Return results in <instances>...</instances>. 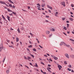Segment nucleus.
Returning a JSON list of instances; mask_svg holds the SVG:
<instances>
[{"instance_id": "1", "label": "nucleus", "mask_w": 74, "mask_h": 74, "mask_svg": "<svg viewBox=\"0 0 74 74\" xmlns=\"http://www.w3.org/2000/svg\"><path fill=\"white\" fill-rule=\"evenodd\" d=\"M3 48V44H1L0 45V52H1L2 51V49Z\"/></svg>"}, {"instance_id": "2", "label": "nucleus", "mask_w": 74, "mask_h": 74, "mask_svg": "<svg viewBox=\"0 0 74 74\" xmlns=\"http://www.w3.org/2000/svg\"><path fill=\"white\" fill-rule=\"evenodd\" d=\"M62 42L64 44V45H65L66 47H70V45H67V44L65 43L64 42Z\"/></svg>"}, {"instance_id": "3", "label": "nucleus", "mask_w": 74, "mask_h": 74, "mask_svg": "<svg viewBox=\"0 0 74 74\" xmlns=\"http://www.w3.org/2000/svg\"><path fill=\"white\" fill-rule=\"evenodd\" d=\"M62 5L64 7H65L66 6V5H65V2H61V3Z\"/></svg>"}, {"instance_id": "4", "label": "nucleus", "mask_w": 74, "mask_h": 74, "mask_svg": "<svg viewBox=\"0 0 74 74\" xmlns=\"http://www.w3.org/2000/svg\"><path fill=\"white\" fill-rule=\"evenodd\" d=\"M9 6L10 7H12V8H15V7L14 5H13V6H12V5L11 4H9Z\"/></svg>"}, {"instance_id": "5", "label": "nucleus", "mask_w": 74, "mask_h": 74, "mask_svg": "<svg viewBox=\"0 0 74 74\" xmlns=\"http://www.w3.org/2000/svg\"><path fill=\"white\" fill-rule=\"evenodd\" d=\"M58 67L59 68V70H61V68H62V66L59 64H58Z\"/></svg>"}, {"instance_id": "6", "label": "nucleus", "mask_w": 74, "mask_h": 74, "mask_svg": "<svg viewBox=\"0 0 74 74\" xmlns=\"http://www.w3.org/2000/svg\"><path fill=\"white\" fill-rule=\"evenodd\" d=\"M65 56L67 58V59H69V55L67 53H66L65 54Z\"/></svg>"}, {"instance_id": "7", "label": "nucleus", "mask_w": 74, "mask_h": 74, "mask_svg": "<svg viewBox=\"0 0 74 74\" xmlns=\"http://www.w3.org/2000/svg\"><path fill=\"white\" fill-rule=\"evenodd\" d=\"M0 3L2 4H5V3L2 1H0Z\"/></svg>"}, {"instance_id": "8", "label": "nucleus", "mask_w": 74, "mask_h": 74, "mask_svg": "<svg viewBox=\"0 0 74 74\" xmlns=\"http://www.w3.org/2000/svg\"><path fill=\"white\" fill-rule=\"evenodd\" d=\"M70 57L73 59H74V55L72 54L70 55Z\"/></svg>"}, {"instance_id": "9", "label": "nucleus", "mask_w": 74, "mask_h": 74, "mask_svg": "<svg viewBox=\"0 0 74 74\" xmlns=\"http://www.w3.org/2000/svg\"><path fill=\"white\" fill-rule=\"evenodd\" d=\"M7 18H8V20L9 21H10V17L9 16H7Z\"/></svg>"}, {"instance_id": "10", "label": "nucleus", "mask_w": 74, "mask_h": 74, "mask_svg": "<svg viewBox=\"0 0 74 74\" xmlns=\"http://www.w3.org/2000/svg\"><path fill=\"white\" fill-rule=\"evenodd\" d=\"M9 1L10 3H12V4H14V3L13 2H12L11 0H8Z\"/></svg>"}, {"instance_id": "11", "label": "nucleus", "mask_w": 74, "mask_h": 74, "mask_svg": "<svg viewBox=\"0 0 74 74\" xmlns=\"http://www.w3.org/2000/svg\"><path fill=\"white\" fill-rule=\"evenodd\" d=\"M69 19H70V21H73V19L72 18H69Z\"/></svg>"}, {"instance_id": "12", "label": "nucleus", "mask_w": 74, "mask_h": 74, "mask_svg": "<svg viewBox=\"0 0 74 74\" xmlns=\"http://www.w3.org/2000/svg\"><path fill=\"white\" fill-rule=\"evenodd\" d=\"M47 34H49L50 33V32L48 31H46V32Z\"/></svg>"}, {"instance_id": "13", "label": "nucleus", "mask_w": 74, "mask_h": 74, "mask_svg": "<svg viewBox=\"0 0 74 74\" xmlns=\"http://www.w3.org/2000/svg\"><path fill=\"white\" fill-rule=\"evenodd\" d=\"M45 5V3L43 5H41L42 7H43V8H44V6Z\"/></svg>"}, {"instance_id": "14", "label": "nucleus", "mask_w": 74, "mask_h": 74, "mask_svg": "<svg viewBox=\"0 0 74 74\" xmlns=\"http://www.w3.org/2000/svg\"><path fill=\"white\" fill-rule=\"evenodd\" d=\"M2 18L3 19H4V21H5V18L3 16V15H2Z\"/></svg>"}, {"instance_id": "15", "label": "nucleus", "mask_w": 74, "mask_h": 74, "mask_svg": "<svg viewBox=\"0 0 74 74\" xmlns=\"http://www.w3.org/2000/svg\"><path fill=\"white\" fill-rule=\"evenodd\" d=\"M19 41V38H18L17 37L16 38V42H18Z\"/></svg>"}, {"instance_id": "16", "label": "nucleus", "mask_w": 74, "mask_h": 74, "mask_svg": "<svg viewBox=\"0 0 74 74\" xmlns=\"http://www.w3.org/2000/svg\"><path fill=\"white\" fill-rule=\"evenodd\" d=\"M17 32L19 33H21V32L20 31V29H19V28H18L17 29Z\"/></svg>"}, {"instance_id": "17", "label": "nucleus", "mask_w": 74, "mask_h": 74, "mask_svg": "<svg viewBox=\"0 0 74 74\" xmlns=\"http://www.w3.org/2000/svg\"><path fill=\"white\" fill-rule=\"evenodd\" d=\"M54 59H55V60H58V58H57L56 57H54Z\"/></svg>"}, {"instance_id": "18", "label": "nucleus", "mask_w": 74, "mask_h": 74, "mask_svg": "<svg viewBox=\"0 0 74 74\" xmlns=\"http://www.w3.org/2000/svg\"><path fill=\"white\" fill-rule=\"evenodd\" d=\"M31 59V58H30V57L29 56L27 57V60H29V59Z\"/></svg>"}, {"instance_id": "19", "label": "nucleus", "mask_w": 74, "mask_h": 74, "mask_svg": "<svg viewBox=\"0 0 74 74\" xmlns=\"http://www.w3.org/2000/svg\"><path fill=\"white\" fill-rule=\"evenodd\" d=\"M5 56L3 58V62H4V61H5Z\"/></svg>"}, {"instance_id": "20", "label": "nucleus", "mask_w": 74, "mask_h": 74, "mask_svg": "<svg viewBox=\"0 0 74 74\" xmlns=\"http://www.w3.org/2000/svg\"><path fill=\"white\" fill-rule=\"evenodd\" d=\"M51 31H52V32H55V29L53 28L51 29Z\"/></svg>"}, {"instance_id": "21", "label": "nucleus", "mask_w": 74, "mask_h": 74, "mask_svg": "<svg viewBox=\"0 0 74 74\" xmlns=\"http://www.w3.org/2000/svg\"><path fill=\"white\" fill-rule=\"evenodd\" d=\"M47 69L49 71V72H50V73H51V71L48 69V68H47Z\"/></svg>"}, {"instance_id": "22", "label": "nucleus", "mask_w": 74, "mask_h": 74, "mask_svg": "<svg viewBox=\"0 0 74 74\" xmlns=\"http://www.w3.org/2000/svg\"><path fill=\"white\" fill-rule=\"evenodd\" d=\"M67 70H68V71H71V69L70 68H68Z\"/></svg>"}, {"instance_id": "23", "label": "nucleus", "mask_w": 74, "mask_h": 74, "mask_svg": "<svg viewBox=\"0 0 74 74\" xmlns=\"http://www.w3.org/2000/svg\"><path fill=\"white\" fill-rule=\"evenodd\" d=\"M28 48H32V45H30L28 46Z\"/></svg>"}, {"instance_id": "24", "label": "nucleus", "mask_w": 74, "mask_h": 74, "mask_svg": "<svg viewBox=\"0 0 74 74\" xmlns=\"http://www.w3.org/2000/svg\"><path fill=\"white\" fill-rule=\"evenodd\" d=\"M64 63L65 64H67V62H66V61H65L64 62Z\"/></svg>"}, {"instance_id": "25", "label": "nucleus", "mask_w": 74, "mask_h": 74, "mask_svg": "<svg viewBox=\"0 0 74 74\" xmlns=\"http://www.w3.org/2000/svg\"><path fill=\"white\" fill-rule=\"evenodd\" d=\"M21 30H24V27H22L21 28Z\"/></svg>"}, {"instance_id": "26", "label": "nucleus", "mask_w": 74, "mask_h": 74, "mask_svg": "<svg viewBox=\"0 0 74 74\" xmlns=\"http://www.w3.org/2000/svg\"><path fill=\"white\" fill-rule=\"evenodd\" d=\"M61 42V43H60V45H61V46L63 45L64 44H63V42Z\"/></svg>"}, {"instance_id": "27", "label": "nucleus", "mask_w": 74, "mask_h": 74, "mask_svg": "<svg viewBox=\"0 0 74 74\" xmlns=\"http://www.w3.org/2000/svg\"><path fill=\"white\" fill-rule=\"evenodd\" d=\"M70 40H71L72 41H73V42H74V40L73 39H69Z\"/></svg>"}, {"instance_id": "28", "label": "nucleus", "mask_w": 74, "mask_h": 74, "mask_svg": "<svg viewBox=\"0 0 74 74\" xmlns=\"http://www.w3.org/2000/svg\"><path fill=\"white\" fill-rule=\"evenodd\" d=\"M68 66L69 68H71V65H69Z\"/></svg>"}, {"instance_id": "29", "label": "nucleus", "mask_w": 74, "mask_h": 74, "mask_svg": "<svg viewBox=\"0 0 74 74\" xmlns=\"http://www.w3.org/2000/svg\"><path fill=\"white\" fill-rule=\"evenodd\" d=\"M12 13L13 14H14V15H16V13L14 12H13Z\"/></svg>"}, {"instance_id": "30", "label": "nucleus", "mask_w": 74, "mask_h": 74, "mask_svg": "<svg viewBox=\"0 0 74 74\" xmlns=\"http://www.w3.org/2000/svg\"><path fill=\"white\" fill-rule=\"evenodd\" d=\"M33 51H35V52H36V51H37V50H36V49L34 48L33 49Z\"/></svg>"}, {"instance_id": "31", "label": "nucleus", "mask_w": 74, "mask_h": 74, "mask_svg": "<svg viewBox=\"0 0 74 74\" xmlns=\"http://www.w3.org/2000/svg\"><path fill=\"white\" fill-rule=\"evenodd\" d=\"M35 66L36 67H38V65H37V63H35Z\"/></svg>"}, {"instance_id": "32", "label": "nucleus", "mask_w": 74, "mask_h": 74, "mask_svg": "<svg viewBox=\"0 0 74 74\" xmlns=\"http://www.w3.org/2000/svg\"><path fill=\"white\" fill-rule=\"evenodd\" d=\"M52 36V34H51L49 35V37H51V36Z\"/></svg>"}, {"instance_id": "33", "label": "nucleus", "mask_w": 74, "mask_h": 74, "mask_svg": "<svg viewBox=\"0 0 74 74\" xmlns=\"http://www.w3.org/2000/svg\"><path fill=\"white\" fill-rule=\"evenodd\" d=\"M64 30H67V28L66 27H64Z\"/></svg>"}, {"instance_id": "34", "label": "nucleus", "mask_w": 74, "mask_h": 74, "mask_svg": "<svg viewBox=\"0 0 74 74\" xmlns=\"http://www.w3.org/2000/svg\"><path fill=\"white\" fill-rule=\"evenodd\" d=\"M71 7H74V4H71Z\"/></svg>"}, {"instance_id": "35", "label": "nucleus", "mask_w": 74, "mask_h": 74, "mask_svg": "<svg viewBox=\"0 0 74 74\" xmlns=\"http://www.w3.org/2000/svg\"><path fill=\"white\" fill-rule=\"evenodd\" d=\"M24 58L25 59H26V60H27V58L25 56L24 57Z\"/></svg>"}, {"instance_id": "36", "label": "nucleus", "mask_w": 74, "mask_h": 74, "mask_svg": "<svg viewBox=\"0 0 74 74\" xmlns=\"http://www.w3.org/2000/svg\"><path fill=\"white\" fill-rule=\"evenodd\" d=\"M67 27L68 28L69 27V24H67Z\"/></svg>"}, {"instance_id": "37", "label": "nucleus", "mask_w": 74, "mask_h": 74, "mask_svg": "<svg viewBox=\"0 0 74 74\" xmlns=\"http://www.w3.org/2000/svg\"><path fill=\"white\" fill-rule=\"evenodd\" d=\"M7 10H8V11L9 12L11 11V10H10V9H8Z\"/></svg>"}, {"instance_id": "38", "label": "nucleus", "mask_w": 74, "mask_h": 74, "mask_svg": "<svg viewBox=\"0 0 74 74\" xmlns=\"http://www.w3.org/2000/svg\"><path fill=\"white\" fill-rule=\"evenodd\" d=\"M27 51H28V52H30V50H29V49L28 48L27 49Z\"/></svg>"}, {"instance_id": "39", "label": "nucleus", "mask_w": 74, "mask_h": 74, "mask_svg": "<svg viewBox=\"0 0 74 74\" xmlns=\"http://www.w3.org/2000/svg\"><path fill=\"white\" fill-rule=\"evenodd\" d=\"M9 70L8 71V70H7V71H6V73H9Z\"/></svg>"}, {"instance_id": "40", "label": "nucleus", "mask_w": 74, "mask_h": 74, "mask_svg": "<svg viewBox=\"0 0 74 74\" xmlns=\"http://www.w3.org/2000/svg\"><path fill=\"white\" fill-rule=\"evenodd\" d=\"M5 5H6V6H7V7H9L8 5H7V4H6V3H5Z\"/></svg>"}, {"instance_id": "41", "label": "nucleus", "mask_w": 74, "mask_h": 74, "mask_svg": "<svg viewBox=\"0 0 74 74\" xmlns=\"http://www.w3.org/2000/svg\"><path fill=\"white\" fill-rule=\"evenodd\" d=\"M36 5H38V6H40V4H39V3L36 4Z\"/></svg>"}, {"instance_id": "42", "label": "nucleus", "mask_w": 74, "mask_h": 74, "mask_svg": "<svg viewBox=\"0 0 74 74\" xmlns=\"http://www.w3.org/2000/svg\"><path fill=\"white\" fill-rule=\"evenodd\" d=\"M63 34H64V35L66 36H67V34H66V33H65L64 32H63Z\"/></svg>"}, {"instance_id": "43", "label": "nucleus", "mask_w": 74, "mask_h": 74, "mask_svg": "<svg viewBox=\"0 0 74 74\" xmlns=\"http://www.w3.org/2000/svg\"><path fill=\"white\" fill-rule=\"evenodd\" d=\"M31 56H32V58H34V56L33 55H31Z\"/></svg>"}, {"instance_id": "44", "label": "nucleus", "mask_w": 74, "mask_h": 74, "mask_svg": "<svg viewBox=\"0 0 74 74\" xmlns=\"http://www.w3.org/2000/svg\"><path fill=\"white\" fill-rule=\"evenodd\" d=\"M29 64H30V65H31V66H33V64H32V63H30Z\"/></svg>"}, {"instance_id": "45", "label": "nucleus", "mask_w": 74, "mask_h": 74, "mask_svg": "<svg viewBox=\"0 0 74 74\" xmlns=\"http://www.w3.org/2000/svg\"><path fill=\"white\" fill-rule=\"evenodd\" d=\"M41 64H43V65H44L45 64H44V63L42 62H41Z\"/></svg>"}, {"instance_id": "46", "label": "nucleus", "mask_w": 74, "mask_h": 74, "mask_svg": "<svg viewBox=\"0 0 74 74\" xmlns=\"http://www.w3.org/2000/svg\"><path fill=\"white\" fill-rule=\"evenodd\" d=\"M51 65L50 64H49L48 65V67H51Z\"/></svg>"}, {"instance_id": "47", "label": "nucleus", "mask_w": 74, "mask_h": 74, "mask_svg": "<svg viewBox=\"0 0 74 74\" xmlns=\"http://www.w3.org/2000/svg\"><path fill=\"white\" fill-rule=\"evenodd\" d=\"M47 7H48V8H49L50 7V6H49V5H47Z\"/></svg>"}, {"instance_id": "48", "label": "nucleus", "mask_w": 74, "mask_h": 74, "mask_svg": "<svg viewBox=\"0 0 74 74\" xmlns=\"http://www.w3.org/2000/svg\"><path fill=\"white\" fill-rule=\"evenodd\" d=\"M50 10H52V8L51 7H50V8H49Z\"/></svg>"}, {"instance_id": "49", "label": "nucleus", "mask_w": 74, "mask_h": 74, "mask_svg": "<svg viewBox=\"0 0 74 74\" xmlns=\"http://www.w3.org/2000/svg\"><path fill=\"white\" fill-rule=\"evenodd\" d=\"M39 46L41 48H42V47L41 45H39Z\"/></svg>"}, {"instance_id": "50", "label": "nucleus", "mask_w": 74, "mask_h": 74, "mask_svg": "<svg viewBox=\"0 0 74 74\" xmlns=\"http://www.w3.org/2000/svg\"><path fill=\"white\" fill-rule=\"evenodd\" d=\"M49 60H50V61H51V62H52V60L51 59H49Z\"/></svg>"}, {"instance_id": "51", "label": "nucleus", "mask_w": 74, "mask_h": 74, "mask_svg": "<svg viewBox=\"0 0 74 74\" xmlns=\"http://www.w3.org/2000/svg\"><path fill=\"white\" fill-rule=\"evenodd\" d=\"M45 17H46V18H49V16H46Z\"/></svg>"}, {"instance_id": "52", "label": "nucleus", "mask_w": 74, "mask_h": 74, "mask_svg": "<svg viewBox=\"0 0 74 74\" xmlns=\"http://www.w3.org/2000/svg\"><path fill=\"white\" fill-rule=\"evenodd\" d=\"M48 11L49 12H50V13H51V11L50 10H49Z\"/></svg>"}, {"instance_id": "53", "label": "nucleus", "mask_w": 74, "mask_h": 74, "mask_svg": "<svg viewBox=\"0 0 74 74\" xmlns=\"http://www.w3.org/2000/svg\"><path fill=\"white\" fill-rule=\"evenodd\" d=\"M35 70H36V71H39V70L38 69H36Z\"/></svg>"}, {"instance_id": "54", "label": "nucleus", "mask_w": 74, "mask_h": 74, "mask_svg": "<svg viewBox=\"0 0 74 74\" xmlns=\"http://www.w3.org/2000/svg\"><path fill=\"white\" fill-rule=\"evenodd\" d=\"M28 8L29 9V10L30 8V6L28 7Z\"/></svg>"}, {"instance_id": "55", "label": "nucleus", "mask_w": 74, "mask_h": 74, "mask_svg": "<svg viewBox=\"0 0 74 74\" xmlns=\"http://www.w3.org/2000/svg\"><path fill=\"white\" fill-rule=\"evenodd\" d=\"M10 15H11V16H12V15H13V14L12 13L11 14H9Z\"/></svg>"}, {"instance_id": "56", "label": "nucleus", "mask_w": 74, "mask_h": 74, "mask_svg": "<svg viewBox=\"0 0 74 74\" xmlns=\"http://www.w3.org/2000/svg\"><path fill=\"white\" fill-rule=\"evenodd\" d=\"M37 7L38 8H40V7L39 6H37Z\"/></svg>"}, {"instance_id": "57", "label": "nucleus", "mask_w": 74, "mask_h": 74, "mask_svg": "<svg viewBox=\"0 0 74 74\" xmlns=\"http://www.w3.org/2000/svg\"><path fill=\"white\" fill-rule=\"evenodd\" d=\"M70 14L71 15H73V12H70Z\"/></svg>"}, {"instance_id": "58", "label": "nucleus", "mask_w": 74, "mask_h": 74, "mask_svg": "<svg viewBox=\"0 0 74 74\" xmlns=\"http://www.w3.org/2000/svg\"><path fill=\"white\" fill-rule=\"evenodd\" d=\"M25 67H27V69H29V67H28V66H27L25 65Z\"/></svg>"}, {"instance_id": "59", "label": "nucleus", "mask_w": 74, "mask_h": 74, "mask_svg": "<svg viewBox=\"0 0 74 74\" xmlns=\"http://www.w3.org/2000/svg\"><path fill=\"white\" fill-rule=\"evenodd\" d=\"M29 44H32V42H31V41H29Z\"/></svg>"}, {"instance_id": "60", "label": "nucleus", "mask_w": 74, "mask_h": 74, "mask_svg": "<svg viewBox=\"0 0 74 74\" xmlns=\"http://www.w3.org/2000/svg\"><path fill=\"white\" fill-rule=\"evenodd\" d=\"M19 45V44L17 43V45H16V47H18Z\"/></svg>"}, {"instance_id": "61", "label": "nucleus", "mask_w": 74, "mask_h": 74, "mask_svg": "<svg viewBox=\"0 0 74 74\" xmlns=\"http://www.w3.org/2000/svg\"><path fill=\"white\" fill-rule=\"evenodd\" d=\"M43 74H46L47 73H46V72H43Z\"/></svg>"}, {"instance_id": "62", "label": "nucleus", "mask_w": 74, "mask_h": 74, "mask_svg": "<svg viewBox=\"0 0 74 74\" xmlns=\"http://www.w3.org/2000/svg\"><path fill=\"white\" fill-rule=\"evenodd\" d=\"M65 19V18H62V20H63V21H64V20Z\"/></svg>"}, {"instance_id": "63", "label": "nucleus", "mask_w": 74, "mask_h": 74, "mask_svg": "<svg viewBox=\"0 0 74 74\" xmlns=\"http://www.w3.org/2000/svg\"><path fill=\"white\" fill-rule=\"evenodd\" d=\"M45 21L46 22H48V20H45Z\"/></svg>"}, {"instance_id": "64", "label": "nucleus", "mask_w": 74, "mask_h": 74, "mask_svg": "<svg viewBox=\"0 0 74 74\" xmlns=\"http://www.w3.org/2000/svg\"><path fill=\"white\" fill-rule=\"evenodd\" d=\"M67 33L68 34H70V32H67Z\"/></svg>"}]
</instances>
